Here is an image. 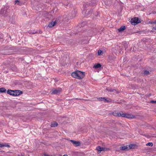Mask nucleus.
<instances>
[{
    "instance_id": "1",
    "label": "nucleus",
    "mask_w": 156,
    "mask_h": 156,
    "mask_svg": "<svg viewBox=\"0 0 156 156\" xmlns=\"http://www.w3.org/2000/svg\"><path fill=\"white\" fill-rule=\"evenodd\" d=\"M130 22L133 25H135L141 22L140 19L137 17L132 18Z\"/></svg>"
},
{
    "instance_id": "2",
    "label": "nucleus",
    "mask_w": 156,
    "mask_h": 156,
    "mask_svg": "<svg viewBox=\"0 0 156 156\" xmlns=\"http://www.w3.org/2000/svg\"><path fill=\"white\" fill-rule=\"evenodd\" d=\"M121 117H125L128 119H133L136 118V117L133 115H131L129 114L123 113L122 112Z\"/></svg>"
},
{
    "instance_id": "3",
    "label": "nucleus",
    "mask_w": 156,
    "mask_h": 156,
    "mask_svg": "<svg viewBox=\"0 0 156 156\" xmlns=\"http://www.w3.org/2000/svg\"><path fill=\"white\" fill-rule=\"evenodd\" d=\"M77 72L78 73V77H77L78 79L80 80L82 79L85 76V73L84 72H82L79 70H77Z\"/></svg>"
},
{
    "instance_id": "4",
    "label": "nucleus",
    "mask_w": 156,
    "mask_h": 156,
    "mask_svg": "<svg viewBox=\"0 0 156 156\" xmlns=\"http://www.w3.org/2000/svg\"><path fill=\"white\" fill-rule=\"evenodd\" d=\"M62 89L61 88H58L56 89H53L52 91L51 92V93L52 94H56L58 93H59L62 91Z\"/></svg>"
},
{
    "instance_id": "5",
    "label": "nucleus",
    "mask_w": 156,
    "mask_h": 156,
    "mask_svg": "<svg viewBox=\"0 0 156 156\" xmlns=\"http://www.w3.org/2000/svg\"><path fill=\"white\" fill-rule=\"evenodd\" d=\"M70 141L75 147H77L80 146L81 143L80 141H75L74 140H71Z\"/></svg>"
},
{
    "instance_id": "6",
    "label": "nucleus",
    "mask_w": 156,
    "mask_h": 156,
    "mask_svg": "<svg viewBox=\"0 0 156 156\" xmlns=\"http://www.w3.org/2000/svg\"><path fill=\"white\" fill-rule=\"evenodd\" d=\"M1 14L3 16H6L8 15L7 11L5 8L2 9L0 11Z\"/></svg>"
},
{
    "instance_id": "7",
    "label": "nucleus",
    "mask_w": 156,
    "mask_h": 156,
    "mask_svg": "<svg viewBox=\"0 0 156 156\" xmlns=\"http://www.w3.org/2000/svg\"><path fill=\"white\" fill-rule=\"evenodd\" d=\"M149 61L153 63V64L154 65H155L156 64V57L154 56H153L151 58H150Z\"/></svg>"
},
{
    "instance_id": "8",
    "label": "nucleus",
    "mask_w": 156,
    "mask_h": 156,
    "mask_svg": "<svg viewBox=\"0 0 156 156\" xmlns=\"http://www.w3.org/2000/svg\"><path fill=\"white\" fill-rule=\"evenodd\" d=\"M14 96H18L23 93V92L22 91L19 90H14Z\"/></svg>"
},
{
    "instance_id": "9",
    "label": "nucleus",
    "mask_w": 156,
    "mask_h": 156,
    "mask_svg": "<svg viewBox=\"0 0 156 156\" xmlns=\"http://www.w3.org/2000/svg\"><path fill=\"white\" fill-rule=\"evenodd\" d=\"M96 150L98 151L101 152V151H105V148L104 147H101L100 146H98L97 147Z\"/></svg>"
},
{
    "instance_id": "10",
    "label": "nucleus",
    "mask_w": 156,
    "mask_h": 156,
    "mask_svg": "<svg viewBox=\"0 0 156 156\" xmlns=\"http://www.w3.org/2000/svg\"><path fill=\"white\" fill-rule=\"evenodd\" d=\"M71 75L74 78H77V77H78V73L77 72V70L72 73Z\"/></svg>"
},
{
    "instance_id": "11",
    "label": "nucleus",
    "mask_w": 156,
    "mask_h": 156,
    "mask_svg": "<svg viewBox=\"0 0 156 156\" xmlns=\"http://www.w3.org/2000/svg\"><path fill=\"white\" fill-rule=\"evenodd\" d=\"M122 113L116 112H114L111 113V114L113 115L114 116H118L119 117L121 116Z\"/></svg>"
},
{
    "instance_id": "12",
    "label": "nucleus",
    "mask_w": 156,
    "mask_h": 156,
    "mask_svg": "<svg viewBox=\"0 0 156 156\" xmlns=\"http://www.w3.org/2000/svg\"><path fill=\"white\" fill-rule=\"evenodd\" d=\"M120 149L122 151H127L129 150L128 145L121 146L120 147Z\"/></svg>"
},
{
    "instance_id": "13",
    "label": "nucleus",
    "mask_w": 156,
    "mask_h": 156,
    "mask_svg": "<svg viewBox=\"0 0 156 156\" xmlns=\"http://www.w3.org/2000/svg\"><path fill=\"white\" fill-rule=\"evenodd\" d=\"M14 90H8L7 91V93L10 95L14 96Z\"/></svg>"
},
{
    "instance_id": "14",
    "label": "nucleus",
    "mask_w": 156,
    "mask_h": 156,
    "mask_svg": "<svg viewBox=\"0 0 156 156\" xmlns=\"http://www.w3.org/2000/svg\"><path fill=\"white\" fill-rule=\"evenodd\" d=\"M98 100L100 101H104L105 102H109L108 100L105 98V97H101L98 98Z\"/></svg>"
},
{
    "instance_id": "15",
    "label": "nucleus",
    "mask_w": 156,
    "mask_h": 156,
    "mask_svg": "<svg viewBox=\"0 0 156 156\" xmlns=\"http://www.w3.org/2000/svg\"><path fill=\"white\" fill-rule=\"evenodd\" d=\"M56 23V21L54 22H51L48 25V26L50 27H51L54 26Z\"/></svg>"
},
{
    "instance_id": "16",
    "label": "nucleus",
    "mask_w": 156,
    "mask_h": 156,
    "mask_svg": "<svg viewBox=\"0 0 156 156\" xmlns=\"http://www.w3.org/2000/svg\"><path fill=\"white\" fill-rule=\"evenodd\" d=\"M90 5L94 6L96 4V2L95 0H91L90 3H88Z\"/></svg>"
},
{
    "instance_id": "17",
    "label": "nucleus",
    "mask_w": 156,
    "mask_h": 156,
    "mask_svg": "<svg viewBox=\"0 0 156 156\" xmlns=\"http://www.w3.org/2000/svg\"><path fill=\"white\" fill-rule=\"evenodd\" d=\"M126 29V27L125 26H122L119 29H118L119 32H121Z\"/></svg>"
},
{
    "instance_id": "18",
    "label": "nucleus",
    "mask_w": 156,
    "mask_h": 156,
    "mask_svg": "<svg viewBox=\"0 0 156 156\" xmlns=\"http://www.w3.org/2000/svg\"><path fill=\"white\" fill-rule=\"evenodd\" d=\"M142 74H143L144 75H149L150 73V72L147 70H144L142 72Z\"/></svg>"
},
{
    "instance_id": "19",
    "label": "nucleus",
    "mask_w": 156,
    "mask_h": 156,
    "mask_svg": "<svg viewBox=\"0 0 156 156\" xmlns=\"http://www.w3.org/2000/svg\"><path fill=\"white\" fill-rule=\"evenodd\" d=\"M93 11V10L91 9L90 11H88L87 12V11L86 10H84L83 11V12H84L86 14V15H88L90 14L91 12Z\"/></svg>"
},
{
    "instance_id": "20",
    "label": "nucleus",
    "mask_w": 156,
    "mask_h": 156,
    "mask_svg": "<svg viewBox=\"0 0 156 156\" xmlns=\"http://www.w3.org/2000/svg\"><path fill=\"white\" fill-rule=\"evenodd\" d=\"M58 125V124L56 122H53L51 123V127H55L57 126Z\"/></svg>"
},
{
    "instance_id": "21",
    "label": "nucleus",
    "mask_w": 156,
    "mask_h": 156,
    "mask_svg": "<svg viewBox=\"0 0 156 156\" xmlns=\"http://www.w3.org/2000/svg\"><path fill=\"white\" fill-rule=\"evenodd\" d=\"M101 66V65L100 63H97L95 64L94 66V68L95 69H98L100 68Z\"/></svg>"
},
{
    "instance_id": "22",
    "label": "nucleus",
    "mask_w": 156,
    "mask_h": 156,
    "mask_svg": "<svg viewBox=\"0 0 156 156\" xmlns=\"http://www.w3.org/2000/svg\"><path fill=\"white\" fill-rule=\"evenodd\" d=\"M6 91V90L4 87H2L0 88V93H5Z\"/></svg>"
},
{
    "instance_id": "23",
    "label": "nucleus",
    "mask_w": 156,
    "mask_h": 156,
    "mask_svg": "<svg viewBox=\"0 0 156 156\" xmlns=\"http://www.w3.org/2000/svg\"><path fill=\"white\" fill-rule=\"evenodd\" d=\"M106 90L109 92H113L115 90L114 89H112L111 87H107L106 88Z\"/></svg>"
},
{
    "instance_id": "24",
    "label": "nucleus",
    "mask_w": 156,
    "mask_h": 156,
    "mask_svg": "<svg viewBox=\"0 0 156 156\" xmlns=\"http://www.w3.org/2000/svg\"><path fill=\"white\" fill-rule=\"evenodd\" d=\"M0 145H1V146H0V147H10V145L8 144H0Z\"/></svg>"
},
{
    "instance_id": "25",
    "label": "nucleus",
    "mask_w": 156,
    "mask_h": 156,
    "mask_svg": "<svg viewBox=\"0 0 156 156\" xmlns=\"http://www.w3.org/2000/svg\"><path fill=\"white\" fill-rule=\"evenodd\" d=\"M129 149L134 148L135 145L134 144H130L128 145Z\"/></svg>"
},
{
    "instance_id": "26",
    "label": "nucleus",
    "mask_w": 156,
    "mask_h": 156,
    "mask_svg": "<svg viewBox=\"0 0 156 156\" xmlns=\"http://www.w3.org/2000/svg\"><path fill=\"white\" fill-rule=\"evenodd\" d=\"M81 27L82 28H83L82 25H80L79 26V28L78 29H77V31L78 33L80 32L81 31V30H80L81 29Z\"/></svg>"
},
{
    "instance_id": "27",
    "label": "nucleus",
    "mask_w": 156,
    "mask_h": 156,
    "mask_svg": "<svg viewBox=\"0 0 156 156\" xmlns=\"http://www.w3.org/2000/svg\"><path fill=\"white\" fill-rule=\"evenodd\" d=\"M68 43L69 44L71 45H73V40H70L69 41Z\"/></svg>"
},
{
    "instance_id": "28",
    "label": "nucleus",
    "mask_w": 156,
    "mask_h": 156,
    "mask_svg": "<svg viewBox=\"0 0 156 156\" xmlns=\"http://www.w3.org/2000/svg\"><path fill=\"white\" fill-rule=\"evenodd\" d=\"M149 23L151 24H156V20L154 21H150L149 22Z\"/></svg>"
},
{
    "instance_id": "29",
    "label": "nucleus",
    "mask_w": 156,
    "mask_h": 156,
    "mask_svg": "<svg viewBox=\"0 0 156 156\" xmlns=\"http://www.w3.org/2000/svg\"><path fill=\"white\" fill-rule=\"evenodd\" d=\"M153 145V143L151 142H149L146 144L147 146H152Z\"/></svg>"
},
{
    "instance_id": "30",
    "label": "nucleus",
    "mask_w": 156,
    "mask_h": 156,
    "mask_svg": "<svg viewBox=\"0 0 156 156\" xmlns=\"http://www.w3.org/2000/svg\"><path fill=\"white\" fill-rule=\"evenodd\" d=\"M102 52V51L101 50H99L98 51V55H101V53Z\"/></svg>"
},
{
    "instance_id": "31",
    "label": "nucleus",
    "mask_w": 156,
    "mask_h": 156,
    "mask_svg": "<svg viewBox=\"0 0 156 156\" xmlns=\"http://www.w3.org/2000/svg\"><path fill=\"white\" fill-rule=\"evenodd\" d=\"M150 102L151 103H156V101L152 100L150 101Z\"/></svg>"
},
{
    "instance_id": "32",
    "label": "nucleus",
    "mask_w": 156,
    "mask_h": 156,
    "mask_svg": "<svg viewBox=\"0 0 156 156\" xmlns=\"http://www.w3.org/2000/svg\"><path fill=\"white\" fill-rule=\"evenodd\" d=\"M19 2V1L18 0H16L15 1V4L17 3V2Z\"/></svg>"
},
{
    "instance_id": "33",
    "label": "nucleus",
    "mask_w": 156,
    "mask_h": 156,
    "mask_svg": "<svg viewBox=\"0 0 156 156\" xmlns=\"http://www.w3.org/2000/svg\"><path fill=\"white\" fill-rule=\"evenodd\" d=\"M44 156H52V155H48L46 154H44Z\"/></svg>"
},
{
    "instance_id": "34",
    "label": "nucleus",
    "mask_w": 156,
    "mask_h": 156,
    "mask_svg": "<svg viewBox=\"0 0 156 156\" xmlns=\"http://www.w3.org/2000/svg\"><path fill=\"white\" fill-rule=\"evenodd\" d=\"M124 47L125 48V50H126V49L127 48V45H126L125 46H124Z\"/></svg>"
},
{
    "instance_id": "35",
    "label": "nucleus",
    "mask_w": 156,
    "mask_h": 156,
    "mask_svg": "<svg viewBox=\"0 0 156 156\" xmlns=\"http://www.w3.org/2000/svg\"><path fill=\"white\" fill-rule=\"evenodd\" d=\"M105 148V150H106L105 151H108V150H109V149H108V148Z\"/></svg>"
},
{
    "instance_id": "36",
    "label": "nucleus",
    "mask_w": 156,
    "mask_h": 156,
    "mask_svg": "<svg viewBox=\"0 0 156 156\" xmlns=\"http://www.w3.org/2000/svg\"><path fill=\"white\" fill-rule=\"evenodd\" d=\"M152 29L156 30V27H153Z\"/></svg>"
},
{
    "instance_id": "37",
    "label": "nucleus",
    "mask_w": 156,
    "mask_h": 156,
    "mask_svg": "<svg viewBox=\"0 0 156 156\" xmlns=\"http://www.w3.org/2000/svg\"><path fill=\"white\" fill-rule=\"evenodd\" d=\"M155 53H156V48H155L154 51H153Z\"/></svg>"
},
{
    "instance_id": "38",
    "label": "nucleus",
    "mask_w": 156,
    "mask_h": 156,
    "mask_svg": "<svg viewBox=\"0 0 156 156\" xmlns=\"http://www.w3.org/2000/svg\"><path fill=\"white\" fill-rule=\"evenodd\" d=\"M60 156H68L67 154H64L63 156H61V155H60Z\"/></svg>"
},
{
    "instance_id": "39",
    "label": "nucleus",
    "mask_w": 156,
    "mask_h": 156,
    "mask_svg": "<svg viewBox=\"0 0 156 156\" xmlns=\"http://www.w3.org/2000/svg\"><path fill=\"white\" fill-rule=\"evenodd\" d=\"M9 50H12L13 49H12L11 48H9Z\"/></svg>"
},
{
    "instance_id": "40",
    "label": "nucleus",
    "mask_w": 156,
    "mask_h": 156,
    "mask_svg": "<svg viewBox=\"0 0 156 156\" xmlns=\"http://www.w3.org/2000/svg\"><path fill=\"white\" fill-rule=\"evenodd\" d=\"M67 18H68V19H71V17H67Z\"/></svg>"
},
{
    "instance_id": "41",
    "label": "nucleus",
    "mask_w": 156,
    "mask_h": 156,
    "mask_svg": "<svg viewBox=\"0 0 156 156\" xmlns=\"http://www.w3.org/2000/svg\"><path fill=\"white\" fill-rule=\"evenodd\" d=\"M76 99H80V100H83L82 99H79V98H76Z\"/></svg>"
},
{
    "instance_id": "42",
    "label": "nucleus",
    "mask_w": 156,
    "mask_h": 156,
    "mask_svg": "<svg viewBox=\"0 0 156 156\" xmlns=\"http://www.w3.org/2000/svg\"><path fill=\"white\" fill-rule=\"evenodd\" d=\"M9 37H10V39H11V37L10 36V35H9Z\"/></svg>"
},
{
    "instance_id": "43",
    "label": "nucleus",
    "mask_w": 156,
    "mask_h": 156,
    "mask_svg": "<svg viewBox=\"0 0 156 156\" xmlns=\"http://www.w3.org/2000/svg\"><path fill=\"white\" fill-rule=\"evenodd\" d=\"M32 34H35V33H34V32L31 33Z\"/></svg>"
},
{
    "instance_id": "44",
    "label": "nucleus",
    "mask_w": 156,
    "mask_h": 156,
    "mask_svg": "<svg viewBox=\"0 0 156 156\" xmlns=\"http://www.w3.org/2000/svg\"><path fill=\"white\" fill-rule=\"evenodd\" d=\"M140 134L141 135H143V134H142V133H140Z\"/></svg>"
}]
</instances>
